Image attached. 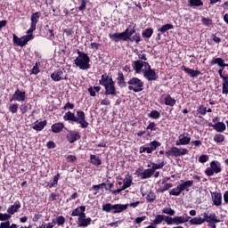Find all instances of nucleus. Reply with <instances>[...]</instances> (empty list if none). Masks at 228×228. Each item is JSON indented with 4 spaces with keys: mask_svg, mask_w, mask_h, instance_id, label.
<instances>
[{
    "mask_svg": "<svg viewBox=\"0 0 228 228\" xmlns=\"http://www.w3.org/2000/svg\"><path fill=\"white\" fill-rule=\"evenodd\" d=\"M63 120L70 122V124H79L82 129H86L90 126V123L86 121V115L83 110H77V116L74 112L68 111L63 116Z\"/></svg>",
    "mask_w": 228,
    "mask_h": 228,
    "instance_id": "nucleus-1",
    "label": "nucleus"
},
{
    "mask_svg": "<svg viewBox=\"0 0 228 228\" xmlns=\"http://www.w3.org/2000/svg\"><path fill=\"white\" fill-rule=\"evenodd\" d=\"M77 53L78 56L74 60L76 67H78L80 70H88V69L91 67L88 53L79 50L77 51Z\"/></svg>",
    "mask_w": 228,
    "mask_h": 228,
    "instance_id": "nucleus-2",
    "label": "nucleus"
},
{
    "mask_svg": "<svg viewBox=\"0 0 228 228\" xmlns=\"http://www.w3.org/2000/svg\"><path fill=\"white\" fill-rule=\"evenodd\" d=\"M127 85H128L127 89L130 92H134V94H138L140 92H143L145 84L143 83V81H142V79L136 77H133L128 80Z\"/></svg>",
    "mask_w": 228,
    "mask_h": 228,
    "instance_id": "nucleus-3",
    "label": "nucleus"
},
{
    "mask_svg": "<svg viewBox=\"0 0 228 228\" xmlns=\"http://www.w3.org/2000/svg\"><path fill=\"white\" fill-rule=\"evenodd\" d=\"M209 165L210 167L205 170V174L208 177H211L215 175V174H220V172H222V164L218 162V160H212Z\"/></svg>",
    "mask_w": 228,
    "mask_h": 228,
    "instance_id": "nucleus-4",
    "label": "nucleus"
},
{
    "mask_svg": "<svg viewBox=\"0 0 228 228\" xmlns=\"http://www.w3.org/2000/svg\"><path fill=\"white\" fill-rule=\"evenodd\" d=\"M29 40H33V35H26L22 36L21 37H17V35H12V42L14 45L18 47H24V45H28V42Z\"/></svg>",
    "mask_w": 228,
    "mask_h": 228,
    "instance_id": "nucleus-5",
    "label": "nucleus"
},
{
    "mask_svg": "<svg viewBox=\"0 0 228 228\" xmlns=\"http://www.w3.org/2000/svg\"><path fill=\"white\" fill-rule=\"evenodd\" d=\"M166 156L167 158H170V156L178 158L179 156H186L188 154V149L186 148H177L175 146L171 147V149L165 152Z\"/></svg>",
    "mask_w": 228,
    "mask_h": 228,
    "instance_id": "nucleus-6",
    "label": "nucleus"
},
{
    "mask_svg": "<svg viewBox=\"0 0 228 228\" xmlns=\"http://www.w3.org/2000/svg\"><path fill=\"white\" fill-rule=\"evenodd\" d=\"M13 101L24 102L26 101V91H20L19 88H17L12 97L9 99L10 102H13Z\"/></svg>",
    "mask_w": 228,
    "mask_h": 228,
    "instance_id": "nucleus-7",
    "label": "nucleus"
},
{
    "mask_svg": "<svg viewBox=\"0 0 228 228\" xmlns=\"http://www.w3.org/2000/svg\"><path fill=\"white\" fill-rule=\"evenodd\" d=\"M51 78L53 79V81H55V82L63 81V80L68 79L67 76H65V69H58L57 70H54L51 74Z\"/></svg>",
    "mask_w": 228,
    "mask_h": 228,
    "instance_id": "nucleus-8",
    "label": "nucleus"
},
{
    "mask_svg": "<svg viewBox=\"0 0 228 228\" xmlns=\"http://www.w3.org/2000/svg\"><path fill=\"white\" fill-rule=\"evenodd\" d=\"M109 38L112 42H127V37L126 36V32H121V33H114V34H109Z\"/></svg>",
    "mask_w": 228,
    "mask_h": 228,
    "instance_id": "nucleus-9",
    "label": "nucleus"
},
{
    "mask_svg": "<svg viewBox=\"0 0 228 228\" xmlns=\"http://www.w3.org/2000/svg\"><path fill=\"white\" fill-rule=\"evenodd\" d=\"M143 77L148 81H156L158 79V75L156 74V69H142Z\"/></svg>",
    "mask_w": 228,
    "mask_h": 228,
    "instance_id": "nucleus-10",
    "label": "nucleus"
},
{
    "mask_svg": "<svg viewBox=\"0 0 228 228\" xmlns=\"http://www.w3.org/2000/svg\"><path fill=\"white\" fill-rule=\"evenodd\" d=\"M104 89L105 95H111L112 97L117 96V87H115V82H110V84H107V86H104Z\"/></svg>",
    "mask_w": 228,
    "mask_h": 228,
    "instance_id": "nucleus-11",
    "label": "nucleus"
},
{
    "mask_svg": "<svg viewBox=\"0 0 228 228\" xmlns=\"http://www.w3.org/2000/svg\"><path fill=\"white\" fill-rule=\"evenodd\" d=\"M66 139L69 143H74V142L81 140V135L77 131H69V133L66 134Z\"/></svg>",
    "mask_w": 228,
    "mask_h": 228,
    "instance_id": "nucleus-12",
    "label": "nucleus"
},
{
    "mask_svg": "<svg viewBox=\"0 0 228 228\" xmlns=\"http://www.w3.org/2000/svg\"><path fill=\"white\" fill-rule=\"evenodd\" d=\"M203 220H205V222H207V224H220V219H218V217L216 216V214L215 213H211L209 216L208 215V213H204L203 214Z\"/></svg>",
    "mask_w": 228,
    "mask_h": 228,
    "instance_id": "nucleus-13",
    "label": "nucleus"
},
{
    "mask_svg": "<svg viewBox=\"0 0 228 228\" xmlns=\"http://www.w3.org/2000/svg\"><path fill=\"white\" fill-rule=\"evenodd\" d=\"M208 127H213L216 133H224V131L227 129V126L224 122H217L216 124L208 123Z\"/></svg>",
    "mask_w": 228,
    "mask_h": 228,
    "instance_id": "nucleus-14",
    "label": "nucleus"
},
{
    "mask_svg": "<svg viewBox=\"0 0 228 228\" xmlns=\"http://www.w3.org/2000/svg\"><path fill=\"white\" fill-rule=\"evenodd\" d=\"M179 139L175 142V145H189V143L191 142V137L183 134H180Z\"/></svg>",
    "mask_w": 228,
    "mask_h": 228,
    "instance_id": "nucleus-15",
    "label": "nucleus"
},
{
    "mask_svg": "<svg viewBox=\"0 0 228 228\" xmlns=\"http://www.w3.org/2000/svg\"><path fill=\"white\" fill-rule=\"evenodd\" d=\"M117 85L120 88H126L127 86V82H126V77H124V73H122V71L118 72Z\"/></svg>",
    "mask_w": 228,
    "mask_h": 228,
    "instance_id": "nucleus-16",
    "label": "nucleus"
},
{
    "mask_svg": "<svg viewBox=\"0 0 228 228\" xmlns=\"http://www.w3.org/2000/svg\"><path fill=\"white\" fill-rule=\"evenodd\" d=\"M191 216L188 214H183V216H175V225H181V224H186L190 222Z\"/></svg>",
    "mask_w": 228,
    "mask_h": 228,
    "instance_id": "nucleus-17",
    "label": "nucleus"
},
{
    "mask_svg": "<svg viewBox=\"0 0 228 228\" xmlns=\"http://www.w3.org/2000/svg\"><path fill=\"white\" fill-rule=\"evenodd\" d=\"M214 206H222V192L214 191L211 193Z\"/></svg>",
    "mask_w": 228,
    "mask_h": 228,
    "instance_id": "nucleus-18",
    "label": "nucleus"
},
{
    "mask_svg": "<svg viewBox=\"0 0 228 228\" xmlns=\"http://www.w3.org/2000/svg\"><path fill=\"white\" fill-rule=\"evenodd\" d=\"M181 70H183L185 74H189L191 77H197V76H200V74H202V72H200V70H195V69L187 68L186 66H182Z\"/></svg>",
    "mask_w": 228,
    "mask_h": 228,
    "instance_id": "nucleus-19",
    "label": "nucleus"
},
{
    "mask_svg": "<svg viewBox=\"0 0 228 228\" xmlns=\"http://www.w3.org/2000/svg\"><path fill=\"white\" fill-rule=\"evenodd\" d=\"M178 185H180L182 191H190V188L193 186V180H181V183Z\"/></svg>",
    "mask_w": 228,
    "mask_h": 228,
    "instance_id": "nucleus-20",
    "label": "nucleus"
},
{
    "mask_svg": "<svg viewBox=\"0 0 228 228\" xmlns=\"http://www.w3.org/2000/svg\"><path fill=\"white\" fill-rule=\"evenodd\" d=\"M111 82H114L113 77H110L108 73H105L102 75V79L99 80V85H101L102 86H106Z\"/></svg>",
    "mask_w": 228,
    "mask_h": 228,
    "instance_id": "nucleus-21",
    "label": "nucleus"
},
{
    "mask_svg": "<svg viewBox=\"0 0 228 228\" xmlns=\"http://www.w3.org/2000/svg\"><path fill=\"white\" fill-rule=\"evenodd\" d=\"M162 98L164 99V104L166 106H170V108H174V105L175 104L176 101L175 99L172 98L170 94H163Z\"/></svg>",
    "mask_w": 228,
    "mask_h": 228,
    "instance_id": "nucleus-22",
    "label": "nucleus"
},
{
    "mask_svg": "<svg viewBox=\"0 0 228 228\" xmlns=\"http://www.w3.org/2000/svg\"><path fill=\"white\" fill-rule=\"evenodd\" d=\"M129 208V204H115L112 206V213L113 215H117V213H122V211H126Z\"/></svg>",
    "mask_w": 228,
    "mask_h": 228,
    "instance_id": "nucleus-23",
    "label": "nucleus"
},
{
    "mask_svg": "<svg viewBox=\"0 0 228 228\" xmlns=\"http://www.w3.org/2000/svg\"><path fill=\"white\" fill-rule=\"evenodd\" d=\"M20 207V201L16 200L13 205L7 208V213L11 216H12L14 213H19Z\"/></svg>",
    "mask_w": 228,
    "mask_h": 228,
    "instance_id": "nucleus-24",
    "label": "nucleus"
},
{
    "mask_svg": "<svg viewBox=\"0 0 228 228\" xmlns=\"http://www.w3.org/2000/svg\"><path fill=\"white\" fill-rule=\"evenodd\" d=\"M131 184H133V175L127 174L123 180V185L121 188L122 190H127V188H131Z\"/></svg>",
    "mask_w": 228,
    "mask_h": 228,
    "instance_id": "nucleus-25",
    "label": "nucleus"
},
{
    "mask_svg": "<svg viewBox=\"0 0 228 228\" xmlns=\"http://www.w3.org/2000/svg\"><path fill=\"white\" fill-rule=\"evenodd\" d=\"M210 65H218V67H221L222 69H225V67H228V64L225 63V61L220 57L214 58L210 61Z\"/></svg>",
    "mask_w": 228,
    "mask_h": 228,
    "instance_id": "nucleus-26",
    "label": "nucleus"
},
{
    "mask_svg": "<svg viewBox=\"0 0 228 228\" xmlns=\"http://www.w3.org/2000/svg\"><path fill=\"white\" fill-rule=\"evenodd\" d=\"M142 40L143 39L142 38L140 32H137L127 38V42H134V44H140V42H142Z\"/></svg>",
    "mask_w": 228,
    "mask_h": 228,
    "instance_id": "nucleus-27",
    "label": "nucleus"
},
{
    "mask_svg": "<svg viewBox=\"0 0 228 228\" xmlns=\"http://www.w3.org/2000/svg\"><path fill=\"white\" fill-rule=\"evenodd\" d=\"M134 70L136 74H140L142 72V69H143V61H134L132 64Z\"/></svg>",
    "mask_w": 228,
    "mask_h": 228,
    "instance_id": "nucleus-28",
    "label": "nucleus"
},
{
    "mask_svg": "<svg viewBox=\"0 0 228 228\" xmlns=\"http://www.w3.org/2000/svg\"><path fill=\"white\" fill-rule=\"evenodd\" d=\"M77 227H88L92 224V217H87L86 219H77Z\"/></svg>",
    "mask_w": 228,
    "mask_h": 228,
    "instance_id": "nucleus-29",
    "label": "nucleus"
},
{
    "mask_svg": "<svg viewBox=\"0 0 228 228\" xmlns=\"http://www.w3.org/2000/svg\"><path fill=\"white\" fill-rule=\"evenodd\" d=\"M64 127H65V125L61 122L54 123L53 125H52V133H55V134L61 133Z\"/></svg>",
    "mask_w": 228,
    "mask_h": 228,
    "instance_id": "nucleus-30",
    "label": "nucleus"
},
{
    "mask_svg": "<svg viewBox=\"0 0 228 228\" xmlns=\"http://www.w3.org/2000/svg\"><path fill=\"white\" fill-rule=\"evenodd\" d=\"M60 177H61V174L57 173L53 179L52 183L47 182L46 186L47 188H54L56 185H58V182L60 181Z\"/></svg>",
    "mask_w": 228,
    "mask_h": 228,
    "instance_id": "nucleus-31",
    "label": "nucleus"
},
{
    "mask_svg": "<svg viewBox=\"0 0 228 228\" xmlns=\"http://www.w3.org/2000/svg\"><path fill=\"white\" fill-rule=\"evenodd\" d=\"M154 35V29L152 28H148L142 30V37L144 38L145 41L149 40L151 37Z\"/></svg>",
    "mask_w": 228,
    "mask_h": 228,
    "instance_id": "nucleus-32",
    "label": "nucleus"
},
{
    "mask_svg": "<svg viewBox=\"0 0 228 228\" xmlns=\"http://www.w3.org/2000/svg\"><path fill=\"white\" fill-rule=\"evenodd\" d=\"M40 15H41L40 12H33L31 14V18H30V20H31L30 25L31 26H34V27L37 28V24H38V20L40 19Z\"/></svg>",
    "mask_w": 228,
    "mask_h": 228,
    "instance_id": "nucleus-33",
    "label": "nucleus"
},
{
    "mask_svg": "<svg viewBox=\"0 0 228 228\" xmlns=\"http://www.w3.org/2000/svg\"><path fill=\"white\" fill-rule=\"evenodd\" d=\"M206 222V219L202 217H194L192 219H189L190 225H202Z\"/></svg>",
    "mask_w": 228,
    "mask_h": 228,
    "instance_id": "nucleus-34",
    "label": "nucleus"
},
{
    "mask_svg": "<svg viewBox=\"0 0 228 228\" xmlns=\"http://www.w3.org/2000/svg\"><path fill=\"white\" fill-rule=\"evenodd\" d=\"M45 126H47V120H44L41 122L37 121L36 125L32 126V129H34L35 131H43Z\"/></svg>",
    "mask_w": 228,
    "mask_h": 228,
    "instance_id": "nucleus-35",
    "label": "nucleus"
},
{
    "mask_svg": "<svg viewBox=\"0 0 228 228\" xmlns=\"http://www.w3.org/2000/svg\"><path fill=\"white\" fill-rule=\"evenodd\" d=\"M149 145L150 154H152V152H154V151H156L158 147H161V142H159V141H152L150 142Z\"/></svg>",
    "mask_w": 228,
    "mask_h": 228,
    "instance_id": "nucleus-36",
    "label": "nucleus"
},
{
    "mask_svg": "<svg viewBox=\"0 0 228 228\" xmlns=\"http://www.w3.org/2000/svg\"><path fill=\"white\" fill-rule=\"evenodd\" d=\"M147 134L146 136H151L152 131H158L155 122H150L146 127Z\"/></svg>",
    "mask_w": 228,
    "mask_h": 228,
    "instance_id": "nucleus-37",
    "label": "nucleus"
},
{
    "mask_svg": "<svg viewBox=\"0 0 228 228\" xmlns=\"http://www.w3.org/2000/svg\"><path fill=\"white\" fill-rule=\"evenodd\" d=\"M90 160H91L92 165H94L95 167H99V166L102 165V161L96 155H94V154L90 155Z\"/></svg>",
    "mask_w": 228,
    "mask_h": 228,
    "instance_id": "nucleus-38",
    "label": "nucleus"
},
{
    "mask_svg": "<svg viewBox=\"0 0 228 228\" xmlns=\"http://www.w3.org/2000/svg\"><path fill=\"white\" fill-rule=\"evenodd\" d=\"M151 165H152L151 171H153V174H154L156 170H161V168H163V167L167 165V162H165V159H162L159 164L151 163Z\"/></svg>",
    "mask_w": 228,
    "mask_h": 228,
    "instance_id": "nucleus-39",
    "label": "nucleus"
},
{
    "mask_svg": "<svg viewBox=\"0 0 228 228\" xmlns=\"http://www.w3.org/2000/svg\"><path fill=\"white\" fill-rule=\"evenodd\" d=\"M151 165H152L151 171H153V174H154L156 170H161V168H163V167L167 165V162H165V159H162L159 164L151 163Z\"/></svg>",
    "mask_w": 228,
    "mask_h": 228,
    "instance_id": "nucleus-40",
    "label": "nucleus"
},
{
    "mask_svg": "<svg viewBox=\"0 0 228 228\" xmlns=\"http://www.w3.org/2000/svg\"><path fill=\"white\" fill-rule=\"evenodd\" d=\"M174 184L172 183H164V185L159 189H157L158 193H165V191H167V190H170Z\"/></svg>",
    "mask_w": 228,
    "mask_h": 228,
    "instance_id": "nucleus-41",
    "label": "nucleus"
},
{
    "mask_svg": "<svg viewBox=\"0 0 228 228\" xmlns=\"http://www.w3.org/2000/svg\"><path fill=\"white\" fill-rule=\"evenodd\" d=\"M152 175H154L152 169H146L141 174V179H149L150 177H152Z\"/></svg>",
    "mask_w": 228,
    "mask_h": 228,
    "instance_id": "nucleus-42",
    "label": "nucleus"
},
{
    "mask_svg": "<svg viewBox=\"0 0 228 228\" xmlns=\"http://www.w3.org/2000/svg\"><path fill=\"white\" fill-rule=\"evenodd\" d=\"M87 92H89L91 97H95V94L101 92V86H90L89 88H87Z\"/></svg>",
    "mask_w": 228,
    "mask_h": 228,
    "instance_id": "nucleus-43",
    "label": "nucleus"
},
{
    "mask_svg": "<svg viewBox=\"0 0 228 228\" xmlns=\"http://www.w3.org/2000/svg\"><path fill=\"white\" fill-rule=\"evenodd\" d=\"M165 222V215H157L152 222L153 225H159L161 223Z\"/></svg>",
    "mask_w": 228,
    "mask_h": 228,
    "instance_id": "nucleus-44",
    "label": "nucleus"
},
{
    "mask_svg": "<svg viewBox=\"0 0 228 228\" xmlns=\"http://www.w3.org/2000/svg\"><path fill=\"white\" fill-rule=\"evenodd\" d=\"M169 29H174V25L167 23L159 28L158 31H159L162 35H165V33H167V31H169Z\"/></svg>",
    "mask_w": 228,
    "mask_h": 228,
    "instance_id": "nucleus-45",
    "label": "nucleus"
},
{
    "mask_svg": "<svg viewBox=\"0 0 228 228\" xmlns=\"http://www.w3.org/2000/svg\"><path fill=\"white\" fill-rule=\"evenodd\" d=\"M45 31H46V33H50L49 34V39L50 40H54V27L50 28L49 25H45Z\"/></svg>",
    "mask_w": 228,
    "mask_h": 228,
    "instance_id": "nucleus-46",
    "label": "nucleus"
},
{
    "mask_svg": "<svg viewBox=\"0 0 228 228\" xmlns=\"http://www.w3.org/2000/svg\"><path fill=\"white\" fill-rule=\"evenodd\" d=\"M182 192L183 191L181 189V186L178 184L175 188L169 191V195H173L174 197H179Z\"/></svg>",
    "mask_w": 228,
    "mask_h": 228,
    "instance_id": "nucleus-47",
    "label": "nucleus"
},
{
    "mask_svg": "<svg viewBox=\"0 0 228 228\" xmlns=\"http://www.w3.org/2000/svg\"><path fill=\"white\" fill-rule=\"evenodd\" d=\"M28 110H31V103H22L20 106L21 115H25V113H28Z\"/></svg>",
    "mask_w": 228,
    "mask_h": 228,
    "instance_id": "nucleus-48",
    "label": "nucleus"
},
{
    "mask_svg": "<svg viewBox=\"0 0 228 228\" xmlns=\"http://www.w3.org/2000/svg\"><path fill=\"white\" fill-rule=\"evenodd\" d=\"M124 32L126 39L129 38V37H133V35L136 34V25H134L130 30L129 28H126Z\"/></svg>",
    "mask_w": 228,
    "mask_h": 228,
    "instance_id": "nucleus-49",
    "label": "nucleus"
},
{
    "mask_svg": "<svg viewBox=\"0 0 228 228\" xmlns=\"http://www.w3.org/2000/svg\"><path fill=\"white\" fill-rule=\"evenodd\" d=\"M0 228H19V225H17V224H11L10 221H7L2 222L0 224Z\"/></svg>",
    "mask_w": 228,
    "mask_h": 228,
    "instance_id": "nucleus-50",
    "label": "nucleus"
},
{
    "mask_svg": "<svg viewBox=\"0 0 228 228\" xmlns=\"http://www.w3.org/2000/svg\"><path fill=\"white\" fill-rule=\"evenodd\" d=\"M189 6H204L202 0H188Z\"/></svg>",
    "mask_w": 228,
    "mask_h": 228,
    "instance_id": "nucleus-51",
    "label": "nucleus"
},
{
    "mask_svg": "<svg viewBox=\"0 0 228 228\" xmlns=\"http://www.w3.org/2000/svg\"><path fill=\"white\" fill-rule=\"evenodd\" d=\"M224 141H225V135L222 134H216L214 135V142H216V143H222Z\"/></svg>",
    "mask_w": 228,
    "mask_h": 228,
    "instance_id": "nucleus-52",
    "label": "nucleus"
},
{
    "mask_svg": "<svg viewBox=\"0 0 228 228\" xmlns=\"http://www.w3.org/2000/svg\"><path fill=\"white\" fill-rule=\"evenodd\" d=\"M80 209V215L77 217V220H83V219H87L88 217H86V214L85 213V211H86V206H80L79 207Z\"/></svg>",
    "mask_w": 228,
    "mask_h": 228,
    "instance_id": "nucleus-53",
    "label": "nucleus"
},
{
    "mask_svg": "<svg viewBox=\"0 0 228 228\" xmlns=\"http://www.w3.org/2000/svg\"><path fill=\"white\" fill-rule=\"evenodd\" d=\"M39 66H40V61H36L35 66L30 70V75L34 74L35 76H37L40 72V68H38Z\"/></svg>",
    "mask_w": 228,
    "mask_h": 228,
    "instance_id": "nucleus-54",
    "label": "nucleus"
},
{
    "mask_svg": "<svg viewBox=\"0 0 228 228\" xmlns=\"http://www.w3.org/2000/svg\"><path fill=\"white\" fill-rule=\"evenodd\" d=\"M150 118H153L154 120H158L159 117H161V113L158 110H151V113L148 114Z\"/></svg>",
    "mask_w": 228,
    "mask_h": 228,
    "instance_id": "nucleus-55",
    "label": "nucleus"
},
{
    "mask_svg": "<svg viewBox=\"0 0 228 228\" xmlns=\"http://www.w3.org/2000/svg\"><path fill=\"white\" fill-rule=\"evenodd\" d=\"M102 211H105V213H113V205L111 203L103 204Z\"/></svg>",
    "mask_w": 228,
    "mask_h": 228,
    "instance_id": "nucleus-56",
    "label": "nucleus"
},
{
    "mask_svg": "<svg viewBox=\"0 0 228 228\" xmlns=\"http://www.w3.org/2000/svg\"><path fill=\"white\" fill-rule=\"evenodd\" d=\"M201 23L203 26H206L207 28H209V26L213 25V20L206 17L201 18Z\"/></svg>",
    "mask_w": 228,
    "mask_h": 228,
    "instance_id": "nucleus-57",
    "label": "nucleus"
},
{
    "mask_svg": "<svg viewBox=\"0 0 228 228\" xmlns=\"http://www.w3.org/2000/svg\"><path fill=\"white\" fill-rule=\"evenodd\" d=\"M222 94H223L224 95H227V94H228V78H224V79L223 80Z\"/></svg>",
    "mask_w": 228,
    "mask_h": 228,
    "instance_id": "nucleus-58",
    "label": "nucleus"
},
{
    "mask_svg": "<svg viewBox=\"0 0 228 228\" xmlns=\"http://www.w3.org/2000/svg\"><path fill=\"white\" fill-rule=\"evenodd\" d=\"M156 200V193L154 191H150L146 195V201L147 202H154Z\"/></svg>",
    "mask_w": 228,
    "mask_h": 228,
    "instance_id": "nucleus-59",
    "label": "nucleus"
},
{
    "mask_svg": "<svg viewBox=\"0 0 228 228\" xmlns=\"http://www.w3.org/2000/svg\"><path fill=\"white\" fill-rule=\"evenodd\" d=\"M12 218V215L7 213V214H3L0 213V222H10V219Z\"/></svg>",
    "mask_w": 228,
    "mask_h": 228,
    "instance_id": "nucleus-60",
    "label": "nucleus"
},
{
    "mask_svg": "<svg viewBox=\"0 0 228 228\" xmlns=\"http://www.w3.org/2000/svg\"><path fill=\"white\" fill-rule=\"evenodd\" d=\"M162 213L164 215H168L169 216H174V215H175V210L172 209V208H165L162 209Z\"/></svg>",
    "mask_w": 228,
    "mask_h": 228,
    "instance_id": "nucleus-61",
    "label": "nucleus"
},
{
    "mask_svg": "<svg viewBox=\"0 0 228 228\" xmlns=\"http://www.w3.org/2000/svg\"><path fill=\"white\" fill-rule=\"evenodd\" d=\"M175 221V217H172V216H165L164 222H166V224L167 225H174Z\"/></svg>",
    "mask_w": 228,
    "mask_h": 228,
    "instance_id": "nucleus-62",
    "label": "nucleus"
},
{
    "mask_svg": "<svg viewBox=\"0 0 228 228\" xmlns=\"http://www.w3.org/2000/svg\"><path fill=\"white\" fill-rule=\"evenodd\" d=\"M9 111L14 115V113H17L19 111V104L18 103H12L9 106Z\"/></svg>",
    "mask_w": 228,
    "mask_h": 228,
    "instance_id": "nucleus-63",
    "label": "nucleus"
},
{
    "mask_svg": "<svg viewBox=\"0 0 228 228\" xmlns=\"http://www.w3.org/2000/svg\"><path fill=\"white\" fill-rule=\"evenodd\" d=\"M197 112L199 113V115H202L204 117V115L208 113V108L201 105L198 108Z\"/></svg>",
    "mask_w": 228,
    "mask_h": 228,
    "instance_id": "nucleus-64",
    "label": "nucleus"
}]
</instances>
